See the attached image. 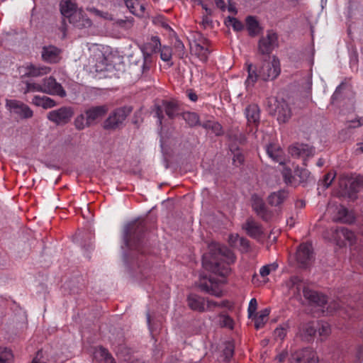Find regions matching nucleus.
Masks as SVG:
<instances>
[{
  "label": "nucleus",
  "mask_w": 363,
  "mask_h": 363,
  "mask_svg": "<svg viewBox=\"0 0 363 363\" xmlns=\"http://www.w3.org/2000/svg\"><path fill=\"white\" fill-rule=\"evenodd\" d=\"M211 256L205 255L203 257V266L215 274L221 277L220 284L225 282V277L230 273L229 265L235 260L234 253L227 247L219 243L209 245Z\"/></svg>",
  "instance_id": "f257e3e1"
},
{
  "label": "nucleus",
  "mask_w": 363,
  "mask_h": 363,
  "mask_svg": "<svg viewBox=\"0 0 363 363\" xmlns=\"http://www.w3.org/2000/svg\"><path fill=\"white\" fill-rule=\"evenodd\" d=\"M287 284L289 292L294 296H300L302 290L303 296L311 303L320 306H323L327 303L325 296L305 287L303 283L298 277L291 278Z\"/></svg>",
  "instance_id": "f03ea898"
},
{
  "label": "nucleus",
  "mask_w": 363,
  "mask_h": 363,
  "mask_svg": "<svg viewBox=\"0 0 363 363\" xmlns=\"http://www.w3.org/2000/svg\"><path fill=\"white\" fill-rule=\"evenodd\" d=\"M339 184L342 191L352 197L353 194L363 187V176L342 174L340 177Z\"/></svg>",
  "instance_id": "7ed1b4c3"
},
{
  "label": "nucleus",
  "mask_w": 363,
  "mask_h": 363,
  "mask_svg": "<svg viewBox=\"0 0 363 363\" xmlns=\"http://www.w3.org/2000/svg\"><path fill=\"white\" fill-rule=\"evenodd\" d=\"M129 107H121L115 109L103 122V128L107 130H116L123 123L126 117L131 112Z\"/></svg>",
  "instance_id": "20e7f679"
},
{
  "label": "nucleus",
  "mask_w": 363,
  "mask_h": 363,
  "mask_svg": "<svg viewBox=\"0 0 363 363\" xmlns=\"http://www.w3.org/2000/svg\"><path fill=\"white\" fill-rule=\"evenodd\" d=\"M280 62L277 57L273 56L269 61L263 62L259 69V78L263 81L273 80L280 74Z\"/></svg>",
  "instance_id": "39448f33"
},
{
  "label": "nucleus",
  "mask_w": 363,
  "mask_h": 363,
  "mask_svg": "<svg viewBox=\"0 0 363 363\" xmlns=\"http://www.w3.org/2000/svg\"><path fill=\"white\" fill-rule=\"evenodd\" d=\"M190 50L201 61L206 62L210 53L208 40L199 34L198 38L190 43Z\"/></svg>",
  "instance_id": "423d86ee"
},
{
  "label": "nucleus",
  "mask_w": 363,
  "mask_h": 363,
  "mask_svg": "<svg viewBox=\"0 0 363 363\" xmlns=\"http://www.w3.org/2000/svg\"><path fill=\"white\" fill-rule=\"evenodd\" d=\"M269 103L271 107V111L277 116V120L279 123L287 122L291 116V109L284 100H277V99H270Z\"/></svg>",
  "instance_id": "0eeeda50"
},
{
  "label": "nucleus",
  "mask_w": 363,
  "mask_h": 363,
  "mask_svg": "<svg viewBox=\"0 0 363 363\" xmlns=\"http://www.w3.org/2000/svg\"><path fill=\"white\" fill-rule=\"evenodd\" d=\"M72 108L70 107H61L48 113V118L57 125L67 123L73 116Z\"/></svg>",
  "instance_id": "6e6552de"
},
{
  "label": "nucleus",
  "mask_w": 363,
  "mask_h": 363,
  "mask_svg": "<svg viewBox=\"0 0 363 363\" xmlns=\"http://www.w3.org/2000/svg\"><path fill=\"white\" fill-rule=\"evenodd\" d=\"M6 106L9 110L18 115L21 118H30L33 115V111L28 105L18 100H6Z\"/></svg>",
  "instance_id": "1a4fd4ad"
},
{
  "label": "nucleus",
  "mask_w": 363,
  "mask_h": 363,
  "mask_svg": "<svg viewBox=\"0 0 363 363\" xmlns=\"http://www.w3.org/2000/svg\"><path fill=\"white\" fill-rule=\"evenodd\" d=\"M278 45V36L276 33L269 30L265 37H262L258 45L259 52L263 54H269Z\"/></svg>",
  "instance_id": "9d476101"
},
{
  "label": "nucleus",
  "mask_w": 363,
  "mask_h": 363,
  "mask_svg": "<svg viewBox=\"0 0 363 363\" xmlns=\"http://www.w3.org/2000/svg\"><path fill=\"white\" fill-rule=\"evenodd\" d=\"M313 259V247L310 243H302L299 245L296 252V260L301 267H305L309 265Z\"/></svg>",
  "instance_id": "9b49d317"
},
{
  "label": "nucleus",
  "mask_w": 363,
  "mask_h": 363,
  "mask_svg": "<svg viewBox=\"0 0 363 363\" xmlns=\"http://www.w3.org/2000/svg\"><path fill=\"white\" fill-rule=\"evenodd\" d=\"M289 152L292 157L301 158L303 160V164L306 165V160L314 155L315 150L307 144L296 143L289 147Z\"/></svg>",
  "instance_id": "f8f14e48"
},
{
  "label": "nucleus",
  "mask_w": 363,
  "mask_h": 363,
  "mask_svg": "<svg viewBox=\"0 0 363 363\" xmlns=\"http://www.w3.org/2000/svg\"><path fill=\"white\" fill-rule=\"evenodd\" d=\"M43 86L44 90H46L44 91L45 94L57 95L61 97L66 96V91L62 88V85L57 83L55 79L52 77L43 80Z\"/></svg>",
  "instance_id": "ddd939ff"
},
{
  "label": "nucleus",
  "mask_w": 363,
  "mask_h": 363,
  "mask_svg": "<svg viewBox=\"0 0 363 363\" xmlns=\"http://www.w3.org/2000/svg\"><path fill=\"white\" fill-rule=\"evenodd\" d=\"M108 111L107 105L91 106L87 108L84 113L86 116V123L88 126L91 125L95 121L102 118Z\"/></svg>",
  "instance_id": "4468645a"
},
{
  "label": "nucleus",
  "mask_w": 363,
  "mask_h": 363,
  "mask_svg": "<svg viewBox=\"0 0 363 363\" xmlns=\"http://www.w3.org/2000/svg\"><path fill=\"white\" fill-rule=\"evenodd\" d=\"M24 77H38L50 72L51 69L47 66H36L34 65H28L26 67H23Z\"/></svg>",
  "instance_id": "2eb2a0df"
},
{
  "label": "nucleus",
  "mask_w": 363,
  "mask_h": 363,
  "mask_svg": "<svg viewBox=\"0 0 363 363\" xmlns=\"http://www.w3.org/2000/svg\"><path fill=\"white\" fill-rule=\"evenodd\" d=\"M251 203L252 209L257 215L264 220H267L269 215L262 198L257 194H253L251 197Z\"/></svg>",
  "instance_id": "dca6fc26"
},
{
  "label": "nucleus",
  "mask_w": 363,
  "mask_h": 363,
  "mask_svg": "<svg viewBox=\"0 0 363 363\" xmlns=\"http://www.w3.org/2000/svg\"><path fill=\"white\" fill-rule=\"evenodd\" d=\"M291 363H318V358L314 352L305 349L297 352Z\"/></svg>",
  "instance_id": "f3484780"
},
{
  "label": "nucleus",
  "mask_w": 363,
  "mask_h": 363,
  "mask_svg": "<svg viewBox=\"0 0 363 363\" xmlns=\"http://www.w3.org/2000/svg\"><path fill=\"white\" fill-rule=\"evenodd\" d=\"M336 236L340 240L338 241L340 245H346L347 244L352 245L356 240L354 233L347 228H340L335 230Z\"/></svg>",
  "instance_id": "a211bd4d"
},
{
  "label": "nucleus",
  "mask_w": 363,
  "mask_h": 363,
  "mask_svg": "<svg viewBox=\"0 0 363 363\" xmlns=\"http://www.w3.org/2000/svg\"><path fill=\"white\" fill-rule=\"evenodd\" d=\"M243 228L249 236L255 239H259L263 234L262 226L252 218L247 220Z\"/></svg>",
  "instance_id": "6ab92c4d"
},
{
  "label": "nucleus",
  "mask_w": 363,
  "mask_h": 363,
  "mask_svg": "<svg viewBox=\"0 0 363 363\" xmlns=\"http://www.w3.org/2000/svg\"><path fill=\"white\" fill-rule=\"evenodd\" d=\"M79 9L77 5L72 0H62L60 2V11L62 15L67 18L70 22L74 16L77 13Z\"/></svg>",
  "instance_id": "aec40b11"
},
{
  "label": "nucleus",
  "mask_w": 363,
  "mask_h": 363,
  "mask_svg": "<svg viewBox=\"0 0 363 363\" xmlns=\"http://www.w3.org/2000/svg\"><path fill=\"white\" fill-rule=\"evenodd\" d=\"M189 308L198 312L206 311V299L196 294H190L187 298Z\"/></svg>",
  "instance_id": "412c9836"
},
{
  "label": "nucleus",
  "mask_w": 363,
  "mask_h": 363,
  "mask_svg": "<svg viewBox=\"0 0 363 363\" xmlns=\"http://www.w3.org/2000/svg\"><path fill=\"white\" fill-rule=\"evenodd\" d=\"M60 50L54 46L45 47L42 52V57L43 60L56 63L60 61Z\"/></svg>",
  "instance_id": "4be33fe9"
},
{
  "label": "nucleus",
  "mask_w": 363,
  "mask_h": 363,
  "mask_svg": "<svg viewBox=\"0 0 363 363\" xmlns=\"http://www.w3.org/2000/svg\"><path fill=\"white\" fill-rule=\"evenodd\" d=\"M70 23H72L78 28H89L91 26V21L86 16L82 9H79L75 16L71 20Z\"/></svg>",
  "instance_id": "5701e85b"
},
{
  "label": "nucleus",
  "mask_w": 363,
  "mask_h": 363,
  "mask_svg": "<svg viewBox=\"0 0 363 363\" xmlns=\"http://www.w3.org/2000/svg\"><path fill=\"white\" fill-rule=\"evenodd\" d=\"M267 152L274 162L281 164H284V152L279 145L275 144L269 145L267 147Z\"/></svg>",
  "instance_id": "b1692460"
},
{
  "label": "nucleus",
  "mask_w": 363,
  "mask_h": 363,
  "mask_svg": "<svg viewBox=\"0 0 363 363\" xmlns=\"http://www.w3.org/2000/svg\"><path fill=\"white\" fill-rule=\"evenodd\" d=\"M124 1L130 13L138 16H144L145 8L139 0H124Z\"/></svg>",
  "instance_id": "393cba45"
},
{
  "label": "nucleus",
  "mask_w": 363,
  "mask_h": 363,
  "mask_svg": "<svg viewBox=\"0 0 363 363\" xmlns=\"http://www.w3.org/2000/svg\"><path fill=\"white\" fill-rule=\"evenodd\" d=\"M245 115L247 122L256 124L259 121V109L257 105L250 104L245 109Z\"/></svg>",
  "instance_id": "a878e982"
},
{
  "label": "nucleus",
  "mask_w": 363,
  "mask_h": 363,
  "mask_svg": "<svg viewBox=\"0 0 363 363\" xmlns=\"http://www.w3.org/2000/svg\"><path fill=\"white\" fill-rule=\"evenodd\" d=\"M160 48V38L157 36L152 37L150 42L144 45V55L150 57L152 54L158 52Z\"/></svg>",
  "instance_id": "bb28decb"
},
{
  "label": "nucleus",
  "mask_w": 363,
  "mask_h": 363,
  "mask_svg": "<svg viewBox=\"0 0 363 363\" xmlns=\"http://www.w3.org/2000/svg\"><path fill=\"white\" fill-rule=\"evenodd\" d=\"M32 104L36 106H41L43 108H50L56 106L55 101L45 96H35L32 99Z\"/></svg>",
  "instance_id": "cd10ccee"
},
{
  "label": "nucleus",
  "mask_w": 363,
  "mask_h": 363,
  "mask_svg": "<svg viewBox=\"0 0 363 363\" xmlns=\"http://www.w3.org/2000/svg\"><path fill=\"white\" fill-rule=\"evenodd\" d=\"M201 287L203 290H205L208 294L220 297L222 296V289L220 288L219 284L215 283L213 281V278L209 279V283L202 284Z\"/></svg>",
  "instance_id": "c85d7f7f"
},
{
  "label": "nucleus",
  "mask_w": 363,
  "mask_h": 363,
  "mask_svg": "<svg viewBox=\"0 0 363 363\" xmlns=\"http://www.w3.org/2000/svg\"><path fill=\"white\" fill-rule=\"evenodd\" d=\"M247 67L248 75L245 83L247 89H250L255 86V83L258 80V78H259V73H257V71L253 69L252 64H247Z\"/></svg>",
  "instance_id": "c756f323"
},
{
  "label": "nucleus",
  "mask_w": 363,
  "mask_h": 363,
  "mask_svg": "<svg viewBox=\"0 0 363 363\" xmlns=\"http://www.w3.org/2000/svg\"><path fill=\"white\" fill-rule=\"evenodd\" d=\"M287 196L288 193L284 190L274 192L269 196L268 202L271 206H277L284 202Z\"/></svg>",
  "instance_id": "7c9ffc66"
},
{
  "label": "nucleus",
  "mask_w": 363,
  "mask_h": 363,
  "mask_svg": "<svg viewBox=\"0 0 363 363\" xmlns=\"http://www.w3.org/2000/svg\"><path fill=\"white\" fill-rule=\"evenodd\" d=\"M270 313L269 308H264L258 314H254L255 327L256 329H259L264 327L268 320V316Z\"/></svg>",
  "instance_id": "2f4dec72"
},
{
  "label": "nucleus",
  "mask_w": 363,
  "mask_h": 363,
  "mask_svg": "<svg viewBox=\"0 0 363 363\" xmlns=\"http://www.w3.org/2000/svg\"><path fill=\"white\" fill-rule=\"evenodd\" d=\"M162 107L166 113V114L170 118H174L178 113V105L177 103L174 101H163Z\"/></svg>",
  "instance_id": "473e14b6"
},
{
  "label": "nucleus",
  "mask_w": 363,
  "mask_h": 363,
  "mask_svg": "<svg viewBox=\"0 0 363 363\" xmlns=\"http://www.w3.org/2000/svg\"><path fill=\"white\" fill-rule=\"evenodd\" d=\"M247 28L249 34L252 36L257 35L259 32V26L258 21L253 16H248L246 18Z\"/></svg>",
  "instance_id": "72a5a7b5"
},
{
  "label": "nucleus",
  "mask_w": 363,
  "mask_h": 363,
  "mask_svg": "<svg viewBox=\"0 0 363 363\" xmlns=\"http://www.w3.org/2000/svg\"><path fill=\"white\" fill-rule=\"evenodd\" d=\"M202 127L206 130H211L216 135L223 133L222 126L220 123L214 121H207L202 124Z\"/></svg>",
  "instance_id": "f704fd0d"
},
{
  "label": "nucleus",
  "mask_w": 363,
  "mask_h": 363,
  "mask_svg": "<svg viewBox=\"0 0 363 363\" xmlns=\"http://www.w3.org/2000/svg\"><path fill=\"white\" fill-rule=\"evenodd\" d=\"M152 23L157 26H160L167 32H173V30L170 27L167 19L162 15H157L152 17Z\"/></svg>",
  "instance_id": "c9c22d12"
},
{
  "label": "nucleus",
  "mask_w": 363,
  "mask_h": 363,
  "mask_svg": "<svg viewBox=\"0 0 363 363\" xmlns=\"http://www.w3.org/2000/svg\"><path fill=\"white\" fill-rule=\"evenodd\" d=\"M12 351L6 347H0V363H13Z\"/></svg>",
  "instance_id": "e433bc0d"
},
{
  "label": "nucleus",
  "mask_w": 363,
  "mask_h": 363,
  "mask_svg": "<svg viewBox=\"0 0 363 363\" xmlns=\"http://www.w3.org/2000/svg\"><path fill=\"white\" fill-rule=\"evenodd\" d=\"M110 355L108 351L102 347H96L94 352V358L98 363H101Z\"/></svg>",
  "instance_id": "4c0bfd02"
},
{
  "label": "nucleus",
  "mask_w": 363,
  "mask_h": 363,
  "mask_svg": "<svg viewBox=\"0 0 363 363\" xmlns=\"http://www.w3.org/2000/svg\"><path fill=\"white\" fill-rule=\"evenodd\" d=\"M44 89L43 86V82L42 83H37V82H26V88L23 91V93L25 94L29 93V92H42L44 93Z\"/></svg>",
  "instance_id": "58836bf2"
},
{
  "label": "nucleus",
  "mask_w": 363,
  "mask_h": 363,
  "mask_svg": "<svg viewBox=\"0 0 363 363\" xmlns=\"http://www.w3.org/2000/svg\"><path fill=\"white\" fill-rule=\"evenodd\" d=\"M184 120L190 126H195L199 123V117L197 113L194 112H185L183 113Z\"/></svg>",
  "instance_id": "ea45409f"
},
{
  "label": "nucleus",
  "mask_w": 363,
  "mask_h": 363,
  "mask_svg": "<svg viewBox=\"0 0 363 363\" xmlns=\"http://www.w3.org/2000/svg\"><path fill=\"white\" fill-rule=\"evenodd\" d=\"M75 128L79 130H83L86 127H89L86 123V116L84 114H80L76 117L74 121Z\"/></svg>",
  "instance_id": "a19ab883"
},
{
  "label": "nucleus",
  "mask_w": 363,
  "mask_h": 363,
  "mask_svg": "<svg viewBox=\"0 0 363 363\" xmlns=\"http://www.w3.org/2000/svg\"><path fill=\"white\" fill-rule=\"evenodd\" d=\"M219 318L220 324L222 327L227 328L230 330L233 328L234 321L229 315L225 314H220Z\"/></svg>",
  "instance_id": "79ce46f5"
},
{
  "label": "nucleus",
  "mask_w": 363,
  "mask_h": 363,
  "mask_svg": "<svg viewBox=\"0 0 363 363\" xmlns=\"http://www.w3.org/2000/svg\"><path fill=\"white\" fill-rule=\"evenodd\" d=\"M160 52V58L164 62H169L172 59V52L169 46L161 47L158 50Z\"/></svg>",
  "instance_id": "37998d69"
},
{
  "label": "nucleus",
  "mask_w": 363,
  "mask_h": 363,
  "mask_svg": "<svg viewBox=\"0 0 363 363\" xmlns=\"http://www.w3.org/2000/svg\"><path fill=\"white\" fill-rule=\"evenodd\" d=\"M225 23L227 26H231L235 31H240L243 29L242 23L234 17H228Z\"/></svg>",
  "instance_id": "c03bdc74"
},
{
  "label": "nucleus",
  "mask_w": 363,
  "mask_h": 363,
  "mask_svg": "<svg viewBox=\"0 0 363 363\" xmlns=\"http://www.w3.org/2000/svg\"><path fill=\"white\" fill-rule=\"evenodd\" d=\"M282 176L284 177V182L287 184L290 185H296L297 182L295 181L294 177L292 176L291 170L289 168L284 167L282 170Z\"/></svg>",
  "instance_id": "a18cd8bd"
},
{
  "label": "nucleus",
  "mask_w": 363,
  "mask_h": 363,
  "mask_svg": "<svg viewBox=\"0 0 363 363\" xmlns=\"http://www.w3.org/2000/svg\"><path fill=\"white\" fill-rule=\"evenodd\" d=\"M277 267L278 264L276 263L264 265L261 267L259 274L262 277H265L268 276L272 272L276 271Z\"/></svg>",
  "instance_id": "49530a36"
},
{
  "label": "nucleus",
  "mask_w": 363,
  "mask_h": 363,
  "mask_svg": "<svg viewBox=\"0 0 363 363\" xmlns=\"http://www.w3.org/2000/svg\"><path fill=\"white\" fill-rule=\"evenodd\" d=\"M335 176L336 174L334 172H330L325 175L324 179L323 180V184L325 188L330 186V185L332 184L333 181L335 178Z\"/></svg>",
  "instance_id": "de8ad7c7"
},
{
  "label": "nucleus",
  "mask_w": 363,
  "mask_h": 363,
  "mask_svg": "<svg viewBox=\"0 0 363 363\" xmlns=\"http://www.w3.org/2000/svg\"><path fill=\"white\" fill-rule=\"evenodd\" d=\"M257 308V301L256 298H253L250 300L247 308L248 312V316L249 318H252L254 314H255V312Z\"/></svg>",
  "instance_id": "09e8293b"
},
{
  "label": "nucleus",
  "mask_w": 363,
  "mask_h": 363,
  "mask_svg": "<svg viewBox=\"0 0 363 363\" xmlns=\"http://www.w3.org/2000/svg\"><path fill=\"white\" fill-rule=\"evenodd\" d=\"M31 363H48V359L44 355L42 350H39L35 357L33 359Z\"/></svg>",
  "instance_id": "8fccbe9b"
},
{
  "label": "nucleus",
  "mask_w": 363,
  "mask_h": 363,
  "mask_svg": "<svg viewBox=\"0 0 363 363\" xmlns=\"http://www.w3.org/2000/svg\"><path fill=\"white\" fill-rule=\"evenodd\" d=\"M87 9L90 13L94 14L95 16L105 19H111L110 14L107 12H102L95 8H89Z\"/></svg>",
  "instance_id": "3c124183"
},
{
  "label": "nucleus",
  "mask_w": 363,
  "mask_h": 363,
  "mask_svg": "<svg viewBox=\"0 0 363 363\" xmlns=\"http://www.w3.org/2000/svg\"><path fill=\"white\" fill-rule=\"evenodd\" d=\"M303 331L306 335L311 337L315 335L316 328L313 325V323H309L303 326Z\"/></svg>",
  "instance_id": "603ef678"
},
{
  "label": "nucleus",
  "mask_w": 363,
  "mask_h": 363,
  "mask_svg": "<svg viewBox=\"0 0 363 363\" xmlns=\"http://www.w3.org/2000/svg\"><path fill=\"white\" fill-rule=\"evenodd\" d=\"M233 162L235 166L242 164L244 162V155L239 150H238L235 153H234Z\"/></svg>",
  "instance_id": "864d4df0"
},
{
  "label": "nucleus",
  "mask_w": 363,
  "mask_h": 363,
  "mask_svg": "<svg viewBox=\"0 0 363 363\" xmlns=\"http://www.w3.org/2000/svg\"><path fill=\"white\" fill-rule=\"evenodd\" d=\"M274 335L276 337L283 340L286 335V330L284 327L277 328L274 330Z\"/></svg>",
  "instance_id": "5fc2aeb1"
},
{
  "label": "nucleus",
  "mask_w": 363,
  "mask_h": 363,
  "mask_svg": "<svg viewBox=\"0 0 363 363\" xmlns=\"http://www.w3.org/2000/svg\"><path fill=\"white\" fill-rule=\"evenodd\" d=\"M330 333V328L328 324L323 325L319 328V334L320 336H328Z\"/></svg>",
  "instance_id": "6e6d98bb"
},
{
  "label": "nucleus",
  "mask_w": 363,
  "mask_h": 363,
  "mask_svg": "<svg viewBox=\"0 0 363 363\" xmlns=\"http://www.w3.org/2000/svg\"><path fill=\"white\" fill-rule=\"evenodd\" d=\"M216 307H218V302L206 299V311H212Z\"/></svg>",
  "instance_id": "4d7b16f0"
},
{
  "label": "nucleus",
  "mask_w": 363,
  "mask_h": 363,
  "mask_svg": "<svg viewBox=\"0 0 363 363\" xmlns=\"http://www.w3.org/2000/svg\"><path fill=\"white\" fill-rule=\"evenodd\" d=\"M299 173H300L299 175H298L299 177H300V179L298 181L299 183H302V182H306L307 180L308 177L310 175V173L306 169H301L299 172Z\"/></svg>",
  "instance_id": "13d9d810"
},
{
  "label": "nucleus",
  "mask_w": 363,
  "mask_h": 363,
  "mask_svg": "<svg viewBox=\"0 0 363 363\" xmlns=\"http://www.w3.org/2000/svg\"><path fill=\"white\" fill-rule=\"evenodd\" d=\"M163 108L159 106H155V115L157 117L158 123L160 125L162 124L163 118Z\"/></svg>",
  "instance_id": "bf43d9fd"
},
{
  "label": "nucleus",
  "mask_w": 363,
  "mask_h": 363,
  "mask_svg": "<svg viewBox=\"0 0 363 363\" xmlns=\"http://www.w3.org/2000/svg\"><path fill=\"white\" fill-rule=\"evenodd\" d=\"M339 213L342 215L339 217V219L343 223L348 222L349 220L346 218L347 210L344 207H341L339 210Z\"/></svg>",
  "instance_id": "052dcab7"
},
{
  "label": "nucleus",
  "mask_w": 363,
  "mask_h": 363,
  "mask_svg": "<svg viewBox=\"0 0 363 363\" xmlns=\"http://www.w3.org/2000/svg\"><path fill=\"white\" fill-rule=\"evenodd\" d=\"M147 56L144 55V61L143 64V73H146L150 67V62Z\"/></svg>",
  "instance_id": "680f3d73"
},
{
  "label": "nucleus",
  "mask_w": 363,
  "mask_h": 363,
  "mask_svg": "<svg viewBox=\"0 0 363 363\" xmlns=\"http://www.w3.org/2000/svg\"><path fill=\"white\" fill-rule=\"evenodd\" d=\"M363 124V120L351 121L348 126L350 128H358Z\"/></svg>",
  "instance_id": "e2e57ef3"
},
{
  "label": "nucleus",
  "mask_w": 363,
  "mask_h": 363,
  "mask_svg": "<svg viewBox=\"0 0 363 363\" xmlns=\"http://www.w3.org/2000/svg\"><path fill=\"white\" fill-rule=\"evenodd\" d=\"M239 236L238 235H230L229 236V242L231 245H235L237 241H239Z\"/></svg>",
  "instance_id": "0e129e2a"
},
{
  "label": "nucleus",
  "mask_w": 363,
  "mask_h": 363,
  "mask_svg": "<svg viewBox=\"0 0 363 363\" xmlns=\"http://www.w3.org/2000/svg\"><path fill=\"white\" fill-rule=\"evenodd\" d=\"M216 5L218 8L224 10L225 8V4L223 0H216Z\"/></svg>",
  "instance_id": "69168bd1"
},
{
  "label": "nucleus",
  "mask_w": 363,
  "mask_h": 363,
  "mask_svg": "<svg viewBox=\"0 0 363 363\" xmlns=\"http://www.w3.org/2000/svg\"><path fill=\"white\" fill-rule=\"evenodd\" d=\"M188 97L192 101H196L198 99L196 94L191 91L188 92Z\"/></svg>",
  "instance_id": "338daca9"
},
{
  "label": "nucleus",
  "mask_w": 363,
  "mask_h": 363,
  "mask_svg": "<svg viewBox=\"0 0 363 363\" xmlns=\"http://www.w3.org/2000/svg\"><path fill=\"white\" fill-rule=\"evenodd\" d=\"M218 307L220 308H230L231 305L230 303L228 301H222L220 302H218Z\"/></svg>",
  "instance_id": "774afa93"
}]
</instances>
